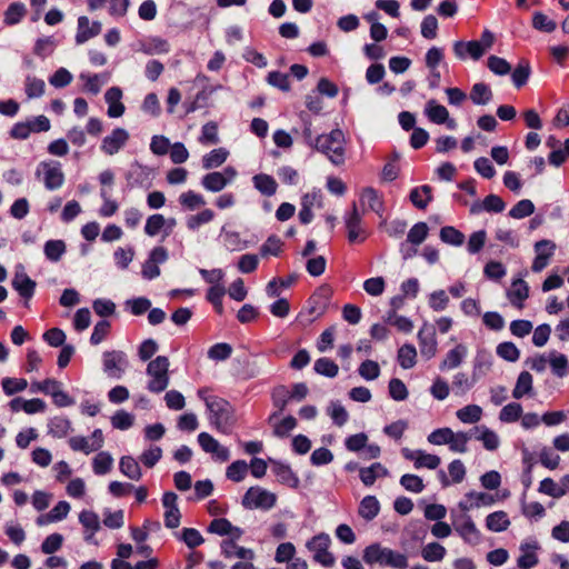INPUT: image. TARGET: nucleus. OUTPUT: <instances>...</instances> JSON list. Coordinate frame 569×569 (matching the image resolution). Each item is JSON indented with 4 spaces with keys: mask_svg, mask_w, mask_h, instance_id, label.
<instances>
[{
    "mask_svg": "<svg viewBox=\"0 0 569 569\" xmlns=\"http://www.w3.org/2000/svg\"><path fill=\"white\" fill-rule=\"evenodd\" d=\"M362 558L367 565L378 563L393 569H406L408 567V558L405 553L382 547L378 542L366 547Z\"/></svg>",
    "mask_w": 569,
    "mask_h": 569,
    "instance_id": "1",
    "label": "nucleus"
},
{
    "mask_svg": "<svg viewBox=\"0 0 569 569\" xmlns=\"http://www.w3.org/2000/svg\"><path fill=\"white\" fill-rule=\"evenodd\" d=\"M345 133L340 129H333L328 134L316 137L315 149L328 157L335 166L345 163Z\"/></svg>",
    "mask_w": 569,
    "mask_h": 569,
    "instance_id": "2",
    "label": "nucleus"
},
{
    "mask_svg": "<svg viewBox=\"0 0 569 569\" xmlns=\"http://www.w3.org/2000/svg\"><path fill=\"white\" fill-rule=\"evenodd\" d=\"M206 406L209 411L210 423L219 431L228 433L234 422L232 406L227 400L216 396L207 398Z\"/></svg>",
    "mask_w": 569,
    "mask_h": 569,
    "instance_id": "3",
    "label": "nucleus"
},
{
    "mask_svg": "<svg viewBox=\"0 0 569 569\" xmlns=\"http://www.w3.org/2000/svg\"><path fill=\"white\" fill-rule=\"evenodd\" d=\"M170 361L166 356H158L151 360L146 369V373L150 377L147 389L153 393L164 391L170 382L169 376Z\"/></svg>",
    "mask_w": 569,
    "mask_h": 569,
    "instance_id": "4",
    "label": "nucleus"
},
{
    "mask_svg": "<svg viewBox=\"0 0 569 569\" xmlns=\"http://www.w3.org/2000/svg\"><path fill=\"white\" fill-rule=\"evenodd\" d=\"M277 496L261 487H250L242 497L241 503L246 509L270 510L276 506Z\"/></svg>",
    "mask_w": 569,
    "mask_h": 569,
    "instance_id": "5",
    "label": "nucleus"
},
{
    "mask_svg": "<svg viewBox=\"0 0 569 569\" xmlns=\"http://www.w3.org/2000/svg\"><path fill=\"white\" fill-rule=\"evenodd\" d=\"M331 539L328 533L321 532L312 537L306 547L313 552V560L323 567H332L336 562L335 556L328 550Z\"/></svg>",
    "mask_w": 569,
    "mask_h": 569,
    "instance_id": "6",
    "label": "nucleus"
},
{
    "mask_svg": "<svg viewBox=\"0 0 569 569\" xmlns=\"http://www.w3.org/2000/svg\"><path fill=\"white\" fill-rule=\"evenodd\" d=\"M452 526L457 533L469 545H478L480 542V531L477 529L471 517L467 513H457L451 510Z\"/></svg>",
    "mask_w": 569,
    "mask_h": 569,
    "instance_id": "7",
    "label": "nucleus"
},
{
    "mask_svg": "<svg viewBox=\"0 0 569 569\" xmlns=\"http://www.w3.org/2000/svg\"><path fill=\"white\" fill-rule=\"evenodd\" d=\"M43 172V183L46 189L53 191L62 187L64 182V173L61 170V164L58 161H42L40 162L36 174Z\"/></svg>",
    "mask_w": 569,
    "mask_h": 569,
    "instance_id": "8",
    "label": "nucleus"
},
{
    "mask_svg": "<svg viewBox=\"0 0 569 569\" xmlns=\"http://www.w3.org/2000/svg\"><path fill=\"white\" fill-rule=\"evenodd\" d=\"M103 371L108 377L120 379L128 366L127 356L123 351L103 352Z\"/></svg>",
    "mask_w": 569,
    "mask_h": 569,
    "instance_id": "9",
    "label": "nucleus"
},
{
    "mask_svg": "<svg viewBox=\"0 0 569 569\" xmlns=\"http://www.w3.org/2000/svg\"><path fill=\"white\" fill-rule=\"evenodd\" d=\"M126 180L129 189L138 187L148 189L151 186V169L134 161L126 172Z\"/></svg>",
    "mask_w": 569,
    "mask_h": 569,
    "instance_id": "10",
    "label": "nucleus"
},
{
    "mask_svg": "<svg viewBox=\"0 0 569 569\" xmlns=\"http://www.w3.org/2000/svg\"><path fill=\"white\" fill-rule=\"evenodd\" d=\"M420 353L427 360L437 353L436 329L432 325L425 322L417 335Z\"/></svg>",
    "mask_w": 569,
    "mask_h": 569,
    "instance_id": "11",
    "label": "nucleus"
},
{
    "mask_svg": "<svg viewBox=\"0 0 569 569\" xmlns=\"http://www.w3.org/2000/svg\"><path fill=\"white\" fill-rule=\"evenodd\" d=\"M198 443L204 452L211 453L212 457L220 462H226L230 459L229 449L221 446L219 441L208 432H200L198 435Z\"/></svg>",
    "mask_w": 569,
    "mask_h": 569,
    "instance_id": "12",
    "label": "nucleus"
},
{
    "mask_svg": "<svg viewBox=\"0 0 569 569\" xmlns=\"http://www.w3.org/2000/svg\"><path fill=\"white\" fill-rule=\"evenodd\" d=\"M129 132L123 128H116L102 139L100 149L108 156L118 153L128 142Z\"/></svg>",
    "mask_w": 569,
    "mask_h": 569,
    "instance_id": "13",
    "label": "nucleus"
},
{
    "mask_svg": "<svg viewBox=\"0 0 569 569\" xmlns=\"http://www.w3.org/2000/svg\"><path fill=\"white\" fill-rule=\"evenodd\" d=\"M362 217L357 208V204H352V210L345 216V223L348 230V240L350 242L363 241L365 230L361 228Z\"/></svg>",
    "mask_w": 569,
    "mask_h": 569,
    "instance_id": "14",
    "label": "nucleus"
},
{
    "mask_svg": "<svg viewBox=\"0 0 569 569\" xmlns=\"http://www.w3.org/2000/svg\"><path fill=\"white\" fill-rule=\"evenodd\" d=\"M102 30V24L99 21H93L90 23V20L86 16H81L78 18V27L76 33V43L83 44L88 40L100 34Z\"/></svg>",
    "mask_w": 569,
    "mask_h": 569,
    "instance_id": "15",
    "label": "nucleus"
},
{
    "mask_svg": "<svg viewBox=\"0 0 569 569\" xmlns=\"http://www.w3.org/2000/svg\"><path fill=\"white\" fill-rule=\"evenodd\" d=\"M556 244L550 240H540L535 244L537 256L532 262L531 269L533 272L542 271L549 263L550 257L553 254Z\"/></svg>",
    "mask_w": 569,
    "mask_h": 569,
    "instance_id": "16",
    "label": "nucleus"
},
{
    "mask_svg": "<svg viewBox=\"0 0 569 569\" xmlns=\"http://www.w3.org/2000/svg\"><path fill=\"white\" fill-rule=\"evenodd\" d=\"M36 286V281L32 280L23 270L16 271L12 279V287L20 297L26 300V306H28V301L33 297Z\"/></svg>",
    "mask_w": 569,
    "mask_h": 569,
    "instance_id": "17",
    "label": "nucleus"
},
{
    "mask_svg": "<svg viewBox=\"0 0 569 569\" xmlns=\"http://www.w3.org/2000/svg\"><path fill=\"white\" fill-rule=\"evenodd\" d=\"M328 291L325 289L316 292L310 297V299L308 300L307 309V313L309 316V318L307 319L308 323L315 321L317 318L325 313L328 306Z\"/></svg>",
    "mask_w": 569,
    "mask_h": 569,
    "instance_id": "18",
    "label": "nucleus"
},
{
    "mask_svg": "<svg viewBox=\"0 0 569 569\" xmlns=\"http://www.w3.org/2000/svg\"><path fill=\"white\" fill-rule=\"evenodd\" d=\"M122 90L119 87H111L104 93V100L108 104L107 114L110 118H119L124 111L126 107L121 102Z\"/></svg>",
    "mask_w": 569,
    "mask_h": 569,
    "instance_id": "19",
    "label": "nucleus"
},
{
    "mask_svg": "<svg viewBox=\"0 0 569 569\" xmlns=\"http://www.w3.org/2000/svg\"><path fill=\"white\" fill-rule=\"evenodd\" d=\"M269 461L272 465V472L276 475L279 482L287 485L290 488H298L300 482L299 478L288 463H283L274 459H269Z\"/></svg>",
    "mask_w": 569,
    "mask_h": 569,
    "instance_id": "20",
    "label": "nucleus"
},
{
    "mask_svg": "<svg viewBox=\"0 0 569 569\" xmlns=\"http://www.w3.org/2000/svg\"><path fill=\"white\" fill-rule=\"evenodd\" d=\"M505 208L506 203L499 196L489 194L482 200V202H473L470 207V213L478 214L481 211L499 213L502 212Z\"/></svg>",
    "mask_w": 569,
    "mask_h": 569,
    "instance_id": "21",
    "label": "nucleus"
},
{
    "mask_svg": "<svg viewBox=\"0 0 569 569\" xmlns=\"http://www.w3.org/2000/svg\"><path fill=\"white\" fill-rule=\"evenodd\" d=\"M507 297L510 303L518 309L523 308V301L529 297V287L522 279H516L511 283V289L508 290Z\"/></svg>",
    "mask_w": 569,
    "mask_h": 569,
    "instance_id": "22",
    "label": "nucleus"
},
{
    "mask_svg": "<svg viewBox=\"0 0 569 569\" xmlns=\"http://www.w3.org/2000/svg\"><path fill=\"white\" fill-rule=\"evenodd\" d=\"M360 203L361 206H368V208L379 214L382 216L383 212V200L381 194L372 187H366L360 193Z\"/></svg>",
    "mask_w": 569,
    "mask_h": 569,
    "instance_id": "23",
    "label": "nucleus"
},
{
    "mask_svg": "<svg viewBox=\"0 0 569 569\" xmlns=\"http://www.w3.org/2000/svg\"><path fill=\"white\" fill-rule=\"evenodd\" d=\"M537 549H538L537 542L521 543L520 550L522 553L517 560V565L520 569H531L538 563V557L536 555Z\"/></svg>",
    "mask_w": 569,
    "mask_h": 569,
    "instance_id": "24",
    "label": "nucleus"
},
{
    "mask_svg": "<svg viewBox=\"0 0 569 569\" xmlns=\"http://www.w3.org/2000/svg\"><path fill=\"white\" fill-rule=\"evenodd\" d=\"M472 437L480 440L487 450L493 451L499 447L498 435L485 426L475 427L472 429Z\"/></svg>",
    "mask_w": 569,
    "mask_h": 569,
    "instance_id": "25",
    "label": "nucleus"
},
{
    "mask_svg": "<svg viewBox=\"0 0 569 569\" xmlns=\"http://www.w3.org/2000/svg\"><path fill=\"white\" fill-rule=\"evenodd\" d=\"M468 353L467 347L462 343L457 345L453 349L448 351L446 358L440 363V369H455L459 367Z\"/></svg>",
    "mask_w": 569,
    "mask_h": 569,
    "instance_id": "26",
    "label": "nucleus"
},
{
    "mask_svg": "<svg viewBox=\"0 0 569 569\" xmlns=\"http://www.w3.org/2000/svg\"><path fill=\"white\" fill-rule=\"evenodd\" d=\"M481 366L480 362L475 363L472 379H469L465 372H458L453 377L452 389L456 395H465L469 389L472 388L477 381V369Z\"/></svg>",
    "mask_w": 569,
    "mask_h": 569,
    "instance_id": "27",
    "label": "nucleus"
},
{
    "mask_svg": "<svg viewBox=\"0 0 569 569\" xmlns=\"http://www.w3.org/2000/svg\"><path fill=\"white\" fill-rule=\"evenodd\" d=\"M253 187L263 196L271 197L277 192L278 183L272 176L258 173L252 178Z\"/></svg>",
    "mask_w": 569,
    "mask_h": 569,
    "instance_id": "28",
    "label": "nucleus"
},
{
    "mask_svg": "<svg viewBox=\"0 0 569 569\" xmlns=\"http://www.w3.org/2000/svg\"><path fill=\"white\" fill-rule=\"evenodd\" d=\"M425 114L427 118L436 123L443 124L448 120L449 111L442 104H439L436 100L431 99L426 103Z\"/></svg>",
    "mask_w": 569,
    "mask_h": 569,
    "instance_id": "29",
    "label": "nucleus"
},
{
    "mask_svg": "<svg viewBox=\"0 0 569 569\" xmlns=\"http://www.w3.org/2000/svg\"><path fill=\"white\" fill-rule=\"evenodd\" d=\"M271 399H272L273 406L278 409V411L273 412L269 417V422H271L280 412H282L286 409L288 402L291 400L289 390L287 389L286 386H282V385L277 386L272 390Z\"/></svg>",
    "mask_w": 569,
    "mask_h": 569,
    "instance_id": "30",
    "label": "nucleus"
},
{
    "mask_svg": "<svg viewBox=\"0 0 569 569\" xmlns=\"http://www.w3.org/2000/svg\"><path fill=\"white\" fill-rule=\"evenodd\" d=\"M27 14V7L23 2H12L3 14V23L8 27L18 24Z\"/></svg>",
    "mask_w": 569,
    "mask_h": 569,
    "instance_id": "31",
    "label": "nucleus"
},
{
    "mask_svg": "<svg viewBox=\"0 0 569 569\" xmlns=\"http://www.w3.org/2000/svg\"><path fill=\"white\" fill-rule=\"evenodd\" d=\"M380 511V503L375 496H366L359 505V516L367 521L375 519Z\"/></svg>",
    "mask_w": 569,
    "mask_h": 569,
    "instance_id": "32",
    "label": "nucleus"
},
{
    "mask_svg": "<svg viewBox=\"0 0 569 569\" xmlns=\"http://www.w3.org/2000/svg\"><path fill=\"white\" fill-rule=\"evenodd\" d=\"M229 151L226 148L213 149L202 157V168L206 170L214 169L226 162Z\"/></svg>",
    "mask_w": 569,
    "mask_h": 569,
    "instance_id": "33",
    "label": "nucleus"
},
{
    "mask_svg": "<svg viewBox=\"0 0 569 569\" xmlns=\"http://www.w3.org/2000/svg\"><path fill=\"white\" fill-rule=\"evenodd\" d=\"M432 189L428 184L413 188L410 191V201L418 209H426L429 202L432 200Z\"/></svg>",
    "mask_w": 569,
    "mask_h": 569,
    "instance_id": "34",
    "label": "nucleus"
},
{
    "mask_svg": "<svg viewBox=\"0 0 569 569\" xmlns=\"http://www.w3.org/2000/svg\"><path fill=\"white\" fill-rule=\"evenodd\" d=\"M532 382H533V378L530 372H528V371L520 372V375L518 376L516 386L512 390V397L515 399H521L525 396L531 395L532 389H533Z\"/></svg>",
    "mask_w": 569,
    "mask_h": 569,
    "instance_id": "35",
    "label": "nucleus"
},
{
    "mask_svg": "<svg viewBox=\"0 0 569 569\" xmlns=\"http://www.w3.org/2000/svg\"><path fill=\"white\" fill-rule=\"evenodd\" d=\"M119 469L122 475L131 480H139L142 477L138 461L131 456H123L120 459Z\"/></svg>",
    "mask_w": 569,
    "mask_h": 569,
    "instance_id": "36",
    "label": "nucleus"
},
{
    "mask_svg": "<svg viewBox=\"0 0 569 569\" xmlns=\"http://www.w3.org/2000/svg\"><path fill=\"white\" fill-rule=\"evenodd\" d=\"M470 99L477 106H485L491 101L492 91L488 84L477 82L471 88Z\"/></svg>",
    "mask_w": 569,
    "mask_h": 569,
    "instance_id": "37",
    "label": "nucleus"
},
{
    "mask_svg": "<svg viewBox=\"0 0 569 569\" xmlns=\"http://www.w3.org/2000/svg\"><path fill=\"white\" fill-rule=\"evenodd\" d=\"M531 74V67L528 60L521 59L511 72V80L516 88H522Z\"/></svg>",
    "mask_w": 569,
    "mask_h": 569,
    "instance_id": "38",
    "label": "nucleus"
},
{
    "mask_svg": "<svg viewBox=\"0 0 569 569\" xmlns=\"http://www.w3.org/2000/svg\"><path fill=\"white\" fill-rule=\"evenodd\" d=\"M486 526L490 531L501 532L508 529L510 520L505 511H495L487 516Z\"/></svg>",
    "mask_w": 569,
    "mask_h": 569,
    "instance_id": "39",
    "label": "nucleus"
},
{
    "mask_svg": "<svg viewBox=\"0 0 569 569\" xmlns=\"http://www.w3.org/2000/svg\"><path fill=\"white\" fill-rule=\"evenodd\" d=\"M416 358H417V350L413 345L411 343H405L401 346L398 350V362L401 368L403 369H410L415 367L416 365Z\"/></svg>",
    "mask_w": 569,
    "mask_h": 569,
    "instance_id": "40",
    "label": "nucleus"
},
{
    "mask_svg": "<svg viewBox=\"0 0 569 569\" xmlns=\"http://www.w3.org/2000/svg\"><path fill=\"white\" fill-rule=\"evenodd\" d=\"M201 186L210 192H220L227 187L226 180L220 174V171H213L204 174L201 178Z\"/></svg>",
    "mask_w": 569,
    "mask_h": 569,
    "instance_id": "41",
    "label": "nucleus"
},
{
    "mask_svg": "<svg viewBox=\"0 0 569 569\" xmlns=\"http://www.w3.org/2000/svg\"><path fill=\"white\" fill-rule=\"evenodd\" d=\"M49 428V435H51L54 438H63L66 437L70 430H71V422L69 419L63 417H54L50 419L48 423Z\"/></svg>",
    "mask_w": 569,
    "mask_h": 569,
    "instance_id": "42",
    "label": "nucleus"
},
{
    "mask_svg": "<svg viewBox=\"0 0 569 569\" xmlns=\"http://www.w3.org/2000/svg\"><path fill=\"white\" fill-rule=\"evenodd\" d=\"M43 252L49 261L58 262L66 252V243L63 240H48L44 243Z\"/></svg>",
    "mask_w": 569,
    "mask_h": 569,
    "instance_id": "43",
    "label": "nucleus"
},
{
    "mask_svg": "<svg viewBox=\"0 0 569 569\" xmlns=\"http://www.w3.org/2000/svg\"><path fill=\"white\" fill-rule=\"evenodd\" d=\"M327 413L332 419V422L338 427H342L349 419L348 411L338 400L331 401L329 403L327 408Z\"/></svg>",
    "mask_w": 569,
    "mask_h": 569,
    "instance_id": "44",
    "label": "nucleus"
},
{
    "mask_svg": "<svg viewBox=\"0 0 569 569\" xmlns=\"http://www.w3.org/2000/svg\"><path fill=\"white\" fill-rule=\"evenodd\" d=\"M439 237L442 242L455 247H459L465 242V234L451 226L442 227Z\"/></svg>",
    "mask_w": 569,
    "mask_h": 569,
    "instance_id": "45",
    "label": "nucleus"
},
{
    "mask_svg": "<svg viewBox=\"0 0 569 569\" xmlns=\"http://www.w3.org/2000/svg\"><path fill=\"white\" fill-rule=\"evenodd\" d=\"M548 361L553 375L559 378H562L567 375L568 359L565 355L557 351H551L549 353Z\"/></svg>",
    "mask_w": 569,
    "mask_h": 569,
    "instance_id": "46",
    "label": "nucleus"
},
{
    "mask_svg": "<svg viewBox=\"0 0 569 569\" xmlns=\"http://www.w3.org/2000/svg\"><path fill=\"white\" fill-rule=\"evenodd\" d=\"M179 203L184 207L186 209L193 211L199 207H202L206 204V200L202 194L197 193L192 190L182 192L179 196Z\"/></svg>",
    "mask_w": 569,
    "mask_h": 569,
    "instance_id": "47",
    "label": "nucleus"
},
{
    "mask_svg": "<svg viewBox=\"0 0 569 569\" xmlns=\"http://www.w3.org/2000/svg\"><path fill=\"white\" fill-rule=\"evenodd\" d=\"M456 415L463 423H476L481 419L482 409L478 405H468L459 409Z\"/></svg>",
    "mask_w": 569,
    "mask_h": 569,
    "instance_id": "48",
    "label": "nucleus"
},
{
    "mask_svg": "<svg viewBox=\"0 0 569 569\" xmlns=\"http://www.w3.org/2000/svg\"><path fill=\"white\" fill-rule=\"evenodd\" d=\"M214 218V212L211 209H204L197 214H191L187 218V228L191 231L198 230L202 224L209 223Z\"/></svg>",
    "mask_w": 569,
    "mask_h": 569,
    "instance_id": "49",
    "label": "nucleus"
},
{
    "mask_svg": "<svg viewBox=\"0 0 569 569\" xmlns=\"http://www.w3.org/2000/svg\"><path fill=\"white\" fill-rule=\"evenodd\" d=\"M113 458L109 452H99L92 461L93 472L98 476L108 473L111 470Z\"/></svg>",
    "mask_w": 569,
    "mask_h": 569,
    "instance_id": "50",
    "label": "nucleus"
},
{
    "mask_svg": "<svg viewBox=\"0 0 569 569\" xmlns=\"http://www.w3.org/2000/svg\"><path fill=\"white\" fill-rule=\"evenodd\" d=\"M429 228L426 222H417L410 228L406 241L412 246H419L426 240Z\"/></svg>",
    "mask_w": 569,
    "mask_h": 569,
    "instance_id": "51",
    "label": "nucleus"
},
{
    "mask_svg": "<svg viewBox=\"0 0 569 569\" xmlns=\"http://www.w3.org/2000/svg\"><path fill=\"white\" fill-rule=\"evenodd\" d=\"M313 369L318 375L325 376L327 378H335L339 372L338 365L333 360L326 357L316 360Z\"/></svg>",
    "mask_w": 569,
    "mask_h": 569,
    "instance_id": "52",
    "label": "nucleus"
},
{
    "mask_svg": "<svg viewBox=\"0 0 569 569\" xmlns=\"http://www.w3.org/2000/svg\"><path fill=\"white\" fill-rule=\"evenodd\" d=\"M532 27L538 31L551 33L556 30L557 23L543 12L536 11L532 16Z\"/></svg>",
    "mask_w": 569,
    "mask_h": 569,
    "instance_id": "53",
    "label": "nucleus"
},
{
    "mask_svg": "<svg viewBox=\"0 0 569 569\" xmlns=\"http://www.w3.org/2000/svg\"><path fill=\"white\" fill-rule=\"evenodd\" d=\"M248 469L244 460H236L227 468L226 476L231 481L240 482L246 478Z\"/></svg>",
    "mask_w": 569,
    "mask_h": 569,
    "instance_id": "54",
    "label": "nucleus"
},
{
    "mask_svg": "<svg viewBox=\"0 0 569 569\" xmlns=\"http://www.w3.org/2000/svg\"><path fill=\"white\" fill-rule=\"evenodd\" d=\"M421 556L426 561H441L446 556V548L438 542H430L422 548Z\"/></svg>",
    "mask_w": 569,
    "mask_h": 569,
    "instance_id": "55",
    "label": "nucleus"
},
{
    "mask_svg": "<svg viewBox=\"0 0 569 569\" xmlns=\"http://www.w3.org/2000/svg\"><path fill=\"white\" fill-rule=\"evenodd\" d=\"M472 438V430L469 432H453L452 431V439L448 443L449 449L453 452H460L465 453L467 449L468 441Z\"/></svg>",
    "mask_w": 569,
    "mask_h": 569,
    "instance_id": "56",
    "label": "nucleus"
},
{
    "mask_svg": "<svg viewBox=\"0 0 569 569\" xmlns=\"http://www.w3.org/2000/svg\"><path fill=\"white\" fill-rule=\"evenodd\" d=\"M497 355L509 362H516L520 357V351L513 342L505 341L497 346Z\"/></svg>",
    "mask_w": 569,
    "mask_h": 569,
    "instance_id": "57",
    "label": "nucleus"
},
{
    "mask_svg": "<svg viewBox=\"0 0 569 569\" xmlns=\"http://www.w3.org/2000/svg\"><path fill=\"white\" fill-rule=\"evenodd\" d=\"M441 462L440 457L431 453H427L423 450H418L415 467L419 468H428L430 470L437 469Z\"/></svg>",
    "mask_w": 569,
    "mask_h": 569,
    "instance_id": "58",
    "label": "nucleus"
},
{
    "mask_svg": "<svg viewBox=\"0 0 569 569\" xmlns=\"http://www.w3.org/2000/svg\"><path fill=\"white\" fill-rule=\"evenodd\" d=\"M535 211V204L529 199L518 201L509 211V216L513 219H523Z\"/></svg>",
    "mask_w": 569,
    "mask_h": 569,
    "instance_id": "59",
    "label": "nucleus"
},
{
    "mask_svg": "<svg viewBox=\"0 0 569 569\" xmlns=\"http://www.w3.org/2000/svg\"><path fill=\"white\" fill-rule=\"evenodd\" d=\"M522 416V407L518 402H510L506 405L500 413L499 419L502 422H515Z\"/></svg>",
    "mask_w": 569,
    "mask_h": 569,
    "instance_id": "60",
    "label": "nucleus"
},
{
    "mask_svg": "<svg viewBox=\"0 0 569 569\" xmlns=\"http://www.w3.org/2000/svg\"><path fill=\"white\" fill-rule=\"evenodd\" d=\"M438 20L433 14L426 16L420 24V32L425 39L432 40L437 37Z\"/></svg>",
    "mask_w": 569,
    "mask_h": 569,
    "instance_id": "61",
    "label": "nucleus"
},
{
    "mask_svg": "<svg viewBox=\"0 0 569 569\" xmlns=\"http://www.w3.org/2000/svg\"><path fill=\"white\" fill-rule=\"evenodd\" d=\"M54 48H56V40L53 39V37H43V38H39L36 41L33 52L36 56H38L40 58H47L48 56H50L53 52Z\"/></svg>",
    "mask_w": 569,
    "mask_h": 569,
    "instance_id": "62",
    "label": "nucleus"
},
{
    "mask_svg": "<svg viewBox=\"0 0 569 569\" xmlns=\"http://www.w3.org/2000/svg\"><path fill=\"white\" fill-rule=\"evenodd\" d=\"M134 421L133 415L124 411V410H118L116 413L111 417V425L113 428L119 430H128L132 427Z\"/></svg>",
    "mask_w": 569,
    "mask_h": 569,
    "instance_id": "63",
    "label": "nucleus"
},
{
    "mask_svg": "<svg viewBox=\"0 0 569 569\" xmlns=\"http://www.w3.org/2000/svg\"><path fill=\"white\" fill-rule=\"evenodd\" d=\"M389 396L396 401H403L408 398V389L402 380L392 378L389 381Z\"/></svg>",
    "mask_w": 569,
    "mask_h": 569,
    "instance_id": "64",
    "label": "nucleus"
}]
</instances>
